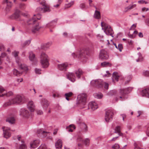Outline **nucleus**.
<instances>
[{
    "instance_id": "obj_57",
    "label": "nucleus",
    "mask_w": 149,
    "mask_h": 149,
    "mask_svg": "<svg viewBox=\"0 0 149 149\" xmlns=\"http://www.w3.org/2000/svg\"><path fill=\"white\" fill-rule=\"evenodd\" d=\"M52 44L51 42H49L46 43L45 45V46L46 47H48L49 46L51 45Z\"/></svg>"
},
{
    "instance_id": "obj_14",
    "label": "nucleus",
    "mask_w": 149,
    "mask_h": 149,
    "mask_svg": "<svg viewBox=\"0 0 149 149\" xmlns=\"http://www.w3.org/2000/svg\"><path fill=\"white\" fill-rule=\"evenodd\" d=\"M91 84L97 88H100L102 87V81L101 79L93 80L91 82Z\"/></svg>"
},
{
    "instance_id": "obj_6",
    "label": "nucleus",
    "mask_w": 149,
    "mask_h": 149,
    "mask_svg": "<svg viewBox=\"0 0 149 149\" xmlns=\"http://www.w3.org/2000/svg\"><path fill=\"white\" fill-rule=\"evenodd\" d=\"M101 24L102 29L104 30V32L106 34L110 36L112 35L113 30L110 26L104 22H102Z\"/></svg>"
},
{
    "instance_id": "obj_48",
    "label": "nucleus",
    "mask_w": 149,
    "mask_h": 149,
    "mask_svg": "<svg viewBox=\"0 0 149 149\" xmlns=\"http://www.w3.org/2000/svg\"><path fill=\"white\" fill-rule=\"evenodd\" d=\"M113 149H121L119 145L117 143L114 144L112 147Z\"/></svg>"
},
{
    "instance_id": "obj_15",
    "label": "nucleus",
    "mask_w": 149,
    "mask_h": 149,
    "mask_svg": "<svg viewBox=\"0 0 149 149\" xmlns=\"http://www.w3.org/2000/svg\"><path fill=\"white\" fill-rule=\"evenodd\" d=\"M2 129L3 131V134L4 137L6 139L10 137L11 135L10 128L4 126L2 127Z\"/></svg>"
},
{
    "instance_id": "obj_22",
    "label": "nucleus",
    "mask_w": 149,
    "mask_h": 149,
    "mask_svg": "<svg viewBox=\"0 0 149 149\" xmlns=\"http://www.w3.org/2000/svg\"><path fill=\"white\" fill-rule=\"evenodd\" d=\"M40 142V141L38 140L34 141L30 144L31 147L33 148H36L38 146Z\"/></svg>"
},
{
    "instance_id": "obj_28",
    "label": "nucleus",
    "mask_w": 149,
    "mask_h": 149,
    "mask_svg": "<svg viewBox=\"0 0 149 149\" xmlns=\"http://www.w3.org/2000/svg\"><path fill=\"white\" fill-rule=\"evenodd\" d=\"M9 0H3V3L7 4L6 9H8L12 6V3L11 2L9 1Z\"/></svg>"
},
{
    "instance_id": "obj_17",
    "label": "nucleus",
    "mask_w": 149,
    "mask_h": 149,
    "mask_svg": "<svg viewBox=\"0 0 149 149\" xmlns=\"http://www.w3.org/2000/svg\"><path fill=\"white\" fill-rule=\"evenodd\" d=\"M66 77L67 79L72 82H74L76 80V77L75 74L72 72H68L66 74Z\"/></svg>"
},
{
    "instance_id": "obj_8",
    "label": "nucleus",
    "mask_w": 149,
    "mask_h": 149,
    "mask_svg": "<svg viewBox=\"0 0 149 149\" xmlns=\"http://www.w3.org/2000/svg\"><path fill=\"white\" fill-rule=\"evenodd\" d=\"M87 95L85 94L79 95L77 97L78 103L81 106H84L86 103Z\"/></svg>"
},
{
    "instance_id": "obj_11",
    "label": "nucleus",
    "mask_w": 149,
    "mask_h": 149,
    "mask_svg": "<svg viewBox=\"0 0 149 149\" xmlns=\"http://www.w3.org/2000/svg\"><path fill=\"white\" fill-rule=\"evenodd\" d=\"M99 58L101 59L106 60L109 58V55L108 51L105 49H102L100 51Z\"/></svg>"
},
{
    "instance_id": "obj_55",
    "label": "nucleus",
    "mask_w": 149,
    "mask_h": 149,
    "mask_svg": "<svg viewBox=\"0 0 149 149\" xmlns=\"http://www.w3.org/2000/svg\"><path fill=\"white\" fill-rule=\"evenodd\" d=\"M82 126L84 127V131L85 132H86L88 130V129L86 125L85 124H82Z\"/></svg>"
},
{
    "instance_id": "obj_1",
    "label": "nucleus",
    "mask_w": 149,
    "mask_h": 149,
    "mask_svg": "<svg viewBox=\"0 0 149 149\" xmlns=\"http://www.w3.org/2000/svg\"><path fill=\"white\" fill-rule=\"evenodd\" d=\"M41 18L40 14L38 13L34 15L31 18L29 19L27 21V25L28 26L30 25L32 27L31 29L33 33H35L37 32L41 28L38 21V20L40 19Z\"/></svg>"
},
{
    "instance_id": "obj_54",
    "label": "nucleus",
    "mask_w": 149,
    "mask_h": 149,
    "mask_svg": "<svg viewBox=\"0 0 149 149\" xmlns=\"http://www.w3.org/2000/svg\"><path fill=\"white\" fill-rule=\"evenodd\" d=\"M36 73L38 74H41V70L40 69L36 68L35 69Z\"/></svg>"
},
{
    "instance_id": "obj_34",
    "label": "nucleus",
    "mask_w": 149,
    "mask_h": 149,
    "mask_svg": "<svg viewBox=\"0 0 149 149\" xmlns=\"http://www.w3.org/2000/svg\"><path fill=\"white\" fill-rule=\"evenodd\" d=\"M15 119L13 117H10L8 118L6 120L7 122H8L10 123L13 124L15 122Z\"/></svg>"
},
{
    "instance_id": "obj_20",
    "label": "nucleus",
    "mask_w": 149,
    "mask_h": 149,
    "mask_svg": "<svg viewBox=\"0 0 149 149\" xmlns=\"http://www.w3.org/2000/svg\"><path fill=\"white\" fill-rule=\"evenodd\" d=\"M68 64L67 63H64L62 64H58L57 65L58 69L60 70L65 71Z\"/></svg>"
},
{
    "instance_id": "obj_42",
    "label": "nucleus",
    "mask_w": 149,
    "mask_h": 149,
    "mask_svg": "<svg viewBox=\"0 0 149 149\" xmlns=\"http://www.w3.org/2000/svg\"><path fill=\"white\" fill-rule=\"evenodd\" d=\"M6 91V90L3 87L0 86V97H3L2 94L4 93Z\"/></svg>"
},
{
    "instance_id": "obj_2",
    "label": "nucleus",
    "mask_w": 149,
    "mask_h": 149,
    "mask_svg": "<svg viewBox=\"0 0 149 149\" xmlns=\"http://www.w3.org/2000/svg\"><path fill=\"white\" fill-rule=\"evenodd\" d=\"M49 57L44 52H42L40 56V63L43 68H47L49 65Z\"/></svg>"
},
{
    "instance_id": "obj_10",
    "label": "nucleus",
    "mask_w": 149,
    "mask_h": 149,
    "mask_svg": "<svg viewBox=\"0 0 149 149\" xmlns=\"http://www.w3.org/2000/svg\"><path fill=\"white\" fill-rule=\"evenodd\" d=\"M20 11L17 10L15 13L10 16V18L13 19H16L18 21H22L23 20L20 17Z\"/></svg>"
},
{
    "instance_id": "obj_53",
    "label": "nucleus",
    "mask_w": 149,
    "mask_h": 149,
    "mask_svg": "<svg viewBox=\"0 0 149 149\" xmlns=\"http://www.w3.org/2000/svg\"><path fill=\"white\" fill-rule=\"evenodd\" d=\"M123 49L122 45L120 44H119L118 45V49L119 50L120 52H121L122 49Z\"/></svg>"
},
{
    "instance_id": "obj_18",
    "label": "nucleus",
    "mask_w": 149,
    "mask_h": 149,
    "mask_svg": "<svg viewBox=\"0 0 149 149\" xmlns=\"http://www.w3.org/2000/svg\"><path fill=\"white\" fill-rule=\"evenodd\" d=\"M41 104L43 109L44 110H46L49 106V103L47 100L43 98L41 100Z\"/></svg>"
},
{
    "instance_id": "obj_16",
    "label": "nucleus",
    "mask_w": 149,
    "mask_h": 149,
    "mask_svg": "<svg viewBox=\"0 0 149 149\" xmlns=\"http://www.w3.org/2000/svg\"><path fill=\"white\" fill-rule=\"evenodd\" d=\"M37 133L40 135H42L44 136H47V138L48 139H51L52 138V137L49 136L50 133L44 131L43 129L38 130Z\"/></svg>"
},
{
    "instance_id": "obj_29",
    "label": "nucleus",
    "mask_w": 149,
    "mask_h": 149,
    "mask_svg": "<svg viewBox=\"0 0 149 149\" xmlns=\"http://www.w3.org/2000/svg\"><path fill=\"white\" fill-rule=\"evenodd\" d=\"M22 144L18 146L16 148V149H26L27 148L26 145L24 144V141L23 140L21 141Z\"/></svg>"
},
{
    "instance_id": "obj_13",
    "label": "nucleus",
    "mask_w": 149,
    "mask_h": 149,
    "mask_svg": "<svg viewBox=\"0 0 149 149\" xmlns=\"http://www.w3.org/2000/svg\"><path fill=\"white\" fill-rule=\"evenodd\" d=\"M20 115L24 118H27L30 116L31 113L27 109L23 108L20 111Z\"/></svg>"
},
{
    "instance_id": "obj_41",
    "label": "nucleus",
    "mask_w": 149,
    "mask_h": 149,
    "mask_svg": "<svg viewBox=\"0 0 149 149\" xmlns=\"http://www.w3.org/2000/svg\"><path fill=\"white\" fill-rule=\"evenodd\" d=\"M13 94V93L12 91H9L7 93L6 91L4 93L2 94V96H6L7 97H9L12 95Z\"/></svg>"
},
{
    "instance_id": "obj_7",
    "label": "nucleus",
    "mask_w": 149,
    "mask_h": 149,
    "mask_svg": "<svg viewBox=\"0 0 149 149\" xmlns=\"http://www.w3.org/2000/svg\"><path fill=\"white\" fill-rule=\"evenodd\" d=\"M132 90L131 87H128L125 89H121L119 91L120 96L119 98L121 100H124L126 97L125 95L129 93Z\"/></svg>"
},
{
    "instance_id": "obj_37",
    "label": "nucleus",
    "mask_w": 149,
    "mask_h": 149,
    "mask_svg": "<svg viewBox=\"0 0 149 149\" xmlns=\"http://www.w3.org/2000/svg\"><path fill=\"white\" fill-rule=\"evenodd\" d=\"M115 132L117 133L120 136H122L123 134L120 132V126H117L116 127L115 130Z\"/></svg>"
},
{
    "instance_id": "obj_19",
    "label": "nucleus",
    "mask_w": 149,
    "mask_h": 149,
    "mask_svg": "<svg viewBox=\"0 0 149 149\" xmlns=\"http://www.w3.org/2000/svg\"><path fill=\"white\" fill-rule=\"evenodd\" d=\"M98 108L97 104L95 102H92L89 103L88 105V109L95 110Z\"/></svg>"
},
{
    "instance_id": "obj_58",
    "label": "nucleus",
    "mask_w": 149,
    "mask_h": 149,
    "mask_svg": "<svg viewBox=\"0 0 149 149\" xmlns=\"http://www.w3.org/2000/svg\"><path fill=\"white\" fill-rule=\"evenodd\" d=\"M93 1L92 0H88V2L89 6L91 7L93 6L94 4L92 3Z\"/></svg>"
},
{
    "instance_id": "obj_30",
    "label": "nucleus",
    "mask_w": 149,
    "mask_h": 149,
    "mask_svg": "<svg viewBox=\"0 0 149 149\" xmlns=\"http://www.w3.org/2000/svg\"><path fill=\"white\" fill-rule=\"evenodd\" d=\"M119 77L117 72H114L113 74L112 79L113 81H114V80L118 81Z\"/></svg>"
},
{
    "instance_id": "obj_51",
    "label": "nucleus",
    "mask_w": 149,
    "mask_h": 149,
    "mask_svg": "<svg viewBox=\"0 0 149 149\" xmlns=\"http://www.w3.org/2000/svg\"><path fill=\"white\" fill-rule=\"evenodd\" d=\"M85 145L86 146L89 145L90 143V140L88 139H86L84 141Z\"/></svg>"
},
{
    "instance_id": "obj_46",
    "label": "nucleus",
    "mask_w": 149,
    "mask_h": 149,
    "mask_svg": "<svg viewBox=\"0 0 149 149\" xmlns=\"http://www.w3.org/2000/svg\"><path fill=\"white\" fill-rule=\"evenodd\" d=\"M109 84L105 82H104L102 81V86H103L105 90H107L109 88Z\"/></svg>"
},
{
    "instance_id": "obj_47",
    "label": "nucleus",
    "mask_w": 149,
    "mask_h": 149,
    "mask_svg": "<svg viewBox=\"0 0 149 149\" xmlns=\"http://www.w3.org/2000/svg\"><path fill=\"white\" fill-rule=\"evenodd\" d=\"M138 55L139 56V58L136 60V61L137 62L142 61L143 58L142 55L140 53H138Z\"/></svg>"
},
{
    "instance_id": "obj_25",
    "label": "nucleus",
    "mask_w": 149,
    "mask_h": 149,
    "mask_svg": "<svg viewBox=\"0 0 149 149\" xmlns=\"http://www.w3.org/2000/svg\"><path fill=\"white\" fill-rule=\"evenodd\" d=\"M12 100L13 101V100L16 101V102H15V104H19L22 101V97L21 96L19 95H17L15 98Z\"/></svg>"
},
{
    "instance_id": "obj_38",
    "label": "nucleus",
    "mask_w": 149,
    "mask_h": 149,
    "mask_svg": "<svg viewBox=\"0 0 149 149\" xmlns=\"http://www.w3.org/2000/svg\"><path fill=\"white\" fill-rule=\"evenodd\" d=\"M101 65L102 67H106L108 66H111V64L109 62H104L101 63Z\"/></svg>"
},
{
    "instance_id": "obj_40",
    "label": "nucleus",
    "mask_w": 149,
    "mask_h": 149,
    "mask_svg": "<svg viewBox=\"0 0 149 149\" xmlns=\"http://www.w3.org/2000/svg\"><path fill=\"white\" fill-rule=\"evenodd\" d=\"M94 17L96 19H99L100 17V12L97 10H95L94 14Z\"/></svg>"
},
{
    "instance_id": "obj_33",
    "label": "nucleus",
    "mask_w": 149,
    "mask_h": 149,
    "mask_svg": "<svg viewBox=\"0 0 149 149\" xmlns=\"http://www.w3.org/2000/svg\"><path fill=\"white\" fill-rule=\"evenodd\" d=\"M134 149H142V145L139 143H134Z\"/></svg>"
},
{
    "instance_id": "obj_32",
    "label": "nucleus",
    "mask_w": 149,
    "mask_h": 149,
    "mask_svg": "<svg viewBox=\"0 0 149 149\" xmlns=\"http://www.w3.org/2000/svg\"><path fill=\"white\" fill-rule=\"evenodd\" d=\"M29 58L31 61H36V58L35 55L32 52H30L29 53Z\"/></svg>"
},
{
    "instance_id": "obj_4",
    "label": "nucleus",
    "mask_w": 149,
    "mask_h": 149,
    "mask_svg": "<svg viewBox=\"0 0 149 149\" xmlns=\"http://www.w3.org/2000/svg\"><path fill=\"white\" fill-rule=\"evenodd\" d=\"M18 54L19 52L16 51H14L13 53V55L15 58L16 62L21 69L24 71L28 70V68L27 66L24 64H22L21 60L18 57Z\"/></svg>"
},
{
    "instance_id": "obj_36",
    "label": "nucleus",
    "mask_w": 149,
    "mask_h": 149,
    "mask_svg": "<svg viewBox=\"0 0 149 149\" xmlns=\"http://www.w3.org/2000/svg\"><path fill=\"white\" fill-rule=\"evenodd\" d=\"M72 128L75 129V127L74 125H70L69 126L67 127L66 129L69 132H72L73 131V130Z\"/></svg>"
},
{
    "instance_id": "obj_49",
    "label": "nucleus",
    "mask_w": 149,
    "mask_h": 149,
    "mask_svg": "<svg viewBox=\"0 0 149 149\" xmlns=\"http://www.w3.org/2000/svg\"><path fill=\"white\" fill-rule=\"evenodd\" d=\"M116 93V91L114 90L110 91L108 93L107 95H111L115 94Z\"/></svg>"
},
{
    "instance_id": "obj_63",
    "label": "nucleus",
    "mask_w": 149,
    "mask_h": 149,
    "mask_svg": "<svg viewBox=\"0 0 149 149\" xmlns=\"http://www.w3.org/2000/svg\"><path fill=\"white\" fill-rule=\"evenodd\" d=\"M80 7L82 9L85 8V4L84 3H82L80 5Z\"/></svg>"
},
{
    "instance_id": "obj_12",
    "label": "nucleus",
    "mask_w": 149,
    "mask_h": 149,
    "mask_svg": "<svg viewBox=\"0 0 149 149\" xmlns=\"http://www.w3.org/2000/svg\"><path fill=\"white\" fill-rule=\"evenodd\" d=\"M136 24H133L131 26L130 31L128 34V36L130 38H134L136 36V35H137L138 33V32L136 30H135L133 32V33H131V31L134 30L136 27Z\"/></svg>"
},
{
    "instance_id": "obj_5",
    "label": "nucleus",
    "mask_w": 149,
    "mask_h": 149,
    "mask_svg": "<svg viewBox=\"0 0 149 149\" xmlns=\"http://www.w3.org/2000/svg\"><path fill=\"white\" fill-rule=\"evenodd\" d=\"M40 4L42 5V8H37L36 11L38 13H42L46 12H49L50 10L49 6L46 4L45 1L44 0H39Z\"/></svg>"
},
{
    "instance_id": "obj_3",
    "label": "nucleus",
    "mask_w": 149,
    "mask_h": 149,
    "mask_svg": "<svg viewBox=\"0 0 149 149\" xmlns=\"http://www.w3.org/2000/svg\"><path fill=\"white\" fill-rule=\"evenodd\" d=\"M90 52V49L89 47L84 48L80 51L79 54L78 55L77 53H72V55L74 57L85 58L86 55L89 54Z\"/></svg>"
},
{
    "instance_id": "obj_62",
    "label": "nucleus",
    "mask_w": 149,
    "mask_h": 149,
    "mask_svg": "<svg viewBox=\"0 0 149 149\" xmlns=\"http://www.w3.org/2000/svg\"><path fill=\"white\" fill-rule=\"evenodd\" d=\"M20 7L23 8H25L26 7V5L24 3H21L20 4Z\"/></svg>"
},
{
    "instance_id": "obj_52",
    "label": "nucleus",
    "mask_w": 149,
    "mask_h": 149,
    "mask_svg": "<svg viewBox=\"0 0 149 149\" xmlns=\"http://www.w3.org/2000/svg\"><path fill=\"white\" fill-rule=\"evenodd\" d=\"M83 141L82 137L80 136H79L77 137V142H81Z\"/></svg>"
},
{
    "instance_id": "obj_60",
    "label": "nucleus",
    "mask_w": 149,
    "mask_h": 149,
    "mask_svg": "<svg viewBox=\"0 0 149 149\" xmlns=\"http://www.w3.org/2000/svg\"><path fill=\"white\" fill-rule=\"evenodd\" d=\"M111 75V74L108 71L106 72V74L104 75V76L106 77H108L110 76Z\"/></svg>"
},
{
    "instance_id": "obj_50",
    "label": "nucleus",
    "mask_w": 149,
    "mask_h": 149,
    "mask_svg": "<svg viewBox=\"0 0 149 149\" xmlns=\"http://www.w3.org/2000/svg\"><path fill=\"white\" fill-rule=\"evenodd\" d=\"M47 146L45 144H42L38 149H46Z\"/></svg>"
},
{
    "instance_id": "obj_26",
    "label": "nucleus",
    "mask_w": 149,
    "mask_h": 149,
    "mask_svg": "<svg viewBox=\"0 0 149 149\" xmlns=\"http://www.w3.org/2000/svg\"><path fill=\"white\" fill-rule=\"evenodd\" d=\"M75 74L77 77L78 79H79L80 78L81 76L83 74V72L81 69H79L75 71Z\"/></svg>"
},
{
    "instance_id": "obj_64",
    "label": "nucleus",
    "mask_w": 149,
    "mask_h": 149,
    "mask_svg": "<svg viewBox=\"0 0 149 149\" xmlns=\"http://www.w3.org/2000/svg\"><path fill=\"white\" fill-rule=\"evenodd\" d=\"M145 23L147 25L149 26V19H147L146 20Z\"/></svg>"
},
{
    "instance_id": "obj_45",
    "label": "nucleus",
    "mask_w": 149,
    "mask_h": 149,
    "mask_svg": "<svg viewBox=\"0 0 149 149\" xmlns=\"http://www.w3.org/2000/svg\"><path fill=\"white\" fill-rule=\"evenodd\" d=\"M30 43V41L29 40H28L25 42H24L23 43H22V47H24L25 46L29 45Z\"/></svg>"
},
{
    "instance_id": "obj_39",
    "label": "nucleus",
    "mask_w": 149,
    "mask_h": 149,
    "mask_svg": "<svg viewBox=\"0 0 149 149\" xmlns=\"http://www.w3.org/2000/svg\"><path fill=\"white\" fill-rule=\"evenodd\" d=\"M94 95L95 97L99 99L103 97V95L101 93H96L94 94Z\"/></svg>"
},
{
    "instance_id": "obj_21",
    "label": "nucleus",
    "mask_w": 149,
    "mask_h": 149,
    "mask_svg": "<svg viewBox=\"0 0 149 149\" xmlns=\"http://www.w3.org/2000/svg\"><path fill=\"white\" fill-rule=\"evenodd\" d=\"M27 107L31 112L33 111L35 109V106L32 101L29 102L27 104Z\"/></svg>"
},
{
    "instance_id": "obj_44",
    "label": "nucleus",
    "mask_w": 149,
    "mask_h": 149,
    "mask_svg": "<svg viewBox=\"0 0 149 149\" xmlns=\"http://www.w3.org/2000/svg\"><path fill=\"white\" fill-rule=\"evenodd\" d=\"M13 74L15 76H20L21 74V73L18 71L17 70L15 69H14L13 70Z\"/></svg>"
},
{
    "instance_id": "obj_43",
    "label": "nucleus",
    "mask_w": 149,
    "mask_h": 149,
    "mask_svg": "<svg viewBox=\"0 0 149 149\" xmlns=\"http://www.w3.org/2000/svg\"><path fill=\"white\" fill-rule=\"evenodd\" d=\"M74 3V2L72 1L70 2V3L66 4L65 6V9L67 8L71 7Z\"/></svg>"
},
{
    "instance_id": "obj_56",
    "label": "nucleus",
    "mask_w": 149,
    "mask_h": 149,
    "mask_svg": "<svg viewBox=\"0 0 149 149\" xmlns=\"http://www.w3.org/2000/svg\"><path fill=\"white\" fill-rule=\"evenodd\" d=\"M129 9L130 10H131L135 7L136 6V4H133L132 5H130L129 6Z\"/></svg>"
},
{
    "instance_id": "obj_27",
    "label": "nucleus",
    "mask_w": 149,
    "mask_h": 149,
    "mask_svg": "<svg viewBox=\"0 0 149 149\" xmlns=\"http://www.w3.org/2000/svg\"><path fill=\"white\" fill-rule=\"evenodd\" d=\"M16 102V101H14V100H13V101L12 100H10L8 102H5L3 106L4 107H6L7 106H10L11 104H15V103Z\"/></svg>"
},
{
    "instance_id": "obj_23",
    "label": "nucleus",
    "mask_w": 149,
    "mask_h": 149,
    "mask_svg": "<svg viewBox=\"0 0 149 149\" xmlns=\"http://www.w3.org/2000/svg\"><path fill=\"white\" fill-rule=\"evenodd\" d=\"M55 146L57 149H60L62 148V142L61 139H59L57 140L55 143Z\"/></svg>"
},
{
    "instance_id": "obj_24",
    "label": "nucleus",
    "mask_w": 149,
    "mask_h": 149,
    "mask_svg": "<svg viewBox=\"0 0 149 149\" xmlns=\"http://www.w3.org/2000/svg\"><path fill=\"white\" fill-rule=\"evenodd\" d=\"M57 21V20L56 19L51 21L46 24V27L50 29L54 27V24Z\"/></svg>"
},
{
    "instance_id": "obj_35",
    "label": "nucleus",
    "mask_w": 149,
    "mask_h": 149,
    "mask_svg": "<svg viewBox=\"0 0 149 149\" xmlns=\"http://www.w3.org/2000/svg\"><path fill=\"white\" fill-rule=\"evenodd\" d=\"M73 95V93L71 92H70L68 93H66L65 94V97L66 99L68 100H69L70 97Z\"/></svg>"
},
{
    "instance_id": "obj_59",
    "label": "nucleus",
    "mask_w": 149,
    "mask_h": 149,
    "mask_svg": "<svg viewBox=\"0 0 149 149\" xmlns=\"http://www.w3.org/2000/svg\"><path fill=\"white\" fill-rule=\"evenodd\" d=\"M37 114L38 115H41L43 113V112L42 110H37Z\"/></svg>"
},
{
    "instance_id": "obj_31",
    "label": "nucleus",
    "mask_w": 149,
    "mask_h": 149,
    "mask_svg": "<svg viewBox=\"0 0 149 149\" xmlns=\"http://www.w3.org/2000/svg\"><path fill=\"white\" fill-rule=\"evenodd\" d=\"M143 96H145L149 98V88L146 89L142 91Z\"/></svg>"
},
{
    "instance_id": "obj_9",
    "label": "nucleus",
    "mask_w": 149,
    "mask_h": 149,
    "mask_svg": "<svg viewBox=\"0 0 149 149\" xmlns=\"http://www.w3.org/2000/svg\"><path fill=\"white\" fill-rule=\"evenodd\" d=\"M113 111L109 109L107 110L105 113L104 119L107 122H109L111 120L113 115Z\"/></svg>"
},
{
    "instance_id": "obj_61",
    "label": "nucleus",
    "mask_w": 149,
    "mask_h": 149,
    "mask_svg": "<svg viewBox=\"0 0 149 149\" xmlns=\"http://www.w3.org/2000/svg\"><path fill=\"white\" fill-rule=\"evenodd\" d=\"M144 74L146 76H149V71H146L144 73Z\"/></svg>"
}]
</instances>
